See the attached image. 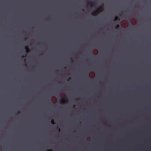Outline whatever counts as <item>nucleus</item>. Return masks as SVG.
Returning a JSON list of instances; mask_svg holds the SVG:
<instances>
[{"label": "nucleus", "instance_id": "0eeeda50", "mask_svg": "<svg viewBox=\"0 0 151 151\" xmlns=\"http://www.w3.org/2000/svg\"><path fill=\"white\" fill-rule=\"evenodd\" d=\"M51 123L52 124H54V123H55L54 122L53 120H51Z\"/></svg>", "mask_w": 151, "mask_h": 151}, {"label": "nucleus", "instance_id": "423d86ee", "mask_svg": "<svg viewBox=\"0 0 151 151\" xmlns=\"http://www.w3.org/2000/svg\"><path fill=\"white\" fill-rule=\"evenodd\" d=\"M119 27V25H117L115 26V28L117 29Z\"/></svg>", "mask_w": 151, "mask_h": 151}, {"label": "nucleus", "instance_id": "9b49d317", "mask_svg": "<svg viewBox=\"0 0 151 151\" xmlns=\"http://www.w3.org/2000/svg\"><path fill=\"white\" fill-rule=\"evenodd\" d=\"M86 140L87 141H88V140L87 139V138L86 139Z\"/></svg>", "mask_w": 151, "mask_h": 151}, {"label": "nucleus", "instance_id": "ddd939ff", "mask_svg": "<svg viewBox=\"0 0 151 151\" xmlns=\"http://www.w3.org/2000/svg\"><path fill=\"white\" fill-rule=\"evenodd\" d=\"M114 20L115 21V20H116V19L115 18V19H114Z\"/></svg>", "mask_w": 151, "mask_h": 151}, {"label": "nucleus", "instance_id": "f8f14e48", "mask_svg": "<svg viewBox=\"0 0 151 151\" xmlns=\"http://www.w3.org/2000/svg\"><path fill=\"white\" fill-rule=\"evenodd\" d=\"M70 78H68L67 79V80H68Z\"/></svg>", "mask_w": 151, "mask_h": 151}, {"label": "nucleus", "instance_id": "1a4fd4ad", "mask_svg": "<svg viewBox=\"0 0 151 151\" xmlns=\"http://www.w3.org/2000/svg\"><path fill=\"white\" fill-rule=\"evenodd\" d=\"M91 53H92V54L93 55H94L95 54H94V53H93V50H92V52H91Z\"/></svg>", "mask_w": 151, "mask_h": 151}, {"label": "nucleus", "instance_id": "f257e3e1", "mask_svg": "<svg viewBox=\"0 0 151 151\" xmlns=\"http://www.w3.org/2000/svg\"><path fill=\"white\" fill-rule=\"evenodd\" d=\"M63 89L60 90L58 91V92L56 94V95L58 97H60L61 100L60 101V102L61 104H63L65 103H68V100L67 98L66 97L62 98L60 96V94L63 93Z\"/></svg>", "mask_w": 151, "mask_h": 151}, {"label": "nucleus", "instance_id": "6e6552de", "mask_svg": "<svg viewBox=\"0 0 151 151\" xmlns=\"http://www.w3.org/2000/svg\"><path fill=\"white\" fill-rule=\"evenodd\" d=\"M25 49L26 50V51H27L28 50V48L27 47H25Z\"/></svg>", "mask_w": 151, "mask_h": 151}, {"label": "nucleus", "instance_id": "20e7f679", "mask_svg": "<svg viewBox=\"0 0 151 151\" xmlns=\"http://www.w3.org/2000/svg\"><path fill=\"white\" fill-rule=\"evenodd\" d=\"M90 72H89L86 73L87 76L89 78H91L90 75Z\"/></svg>", "mask_w": 151, "mask_h": 151}, {"label": "nucleus", "instance_id": "39448f33", "mask_svg": "<svg viewBox=\"0 0 151 151\" xmlns=\"http://www.w3.org/2000/svg\"><path fill=\"white\" fill-rule=\"evenodd\" d=\"M50 101L51 103H52V104L54 103V102L52 100V97L50 98Z\"/></svg>", "mask_w": 151, "mask_h": 151}, {"label": "nucleus", "instance_id": "4468645a", "mask_svg": "<svg viewBox=\"0 0 151 151\" xmlns=\"http://www.w3.org/2000/svg\"><path fill=\"white\" fill-rule=\"evenodd\" d=\"M86 60H87L88 59H86Z\"/></svg>", "mask_w": 151, "mask_h": 151}, {"label": "nucleus", "instance_id": "7ed1b4c3", "mask_svg": "<svg viewBox=\"0 0 151 151\" xmlns=\"http://www.w3.org/2000/svg\"><path fill=\"white\" fill-rule=\"evenodd\" d=\"M102 10V9L101 6H99L98 8L96 9L95 10V11L98 13H99V12L101 11Z\"/></svg>", "mask_w": 151, "mask_h": 151}, {"label": "nucleus", "instance_id": "f03ea898", "mask_svg": "<svg viewBox=\"0 0 151 151\" xmlns=\"http://www.w3.org/2000/svg\"><path fill=\"white\" fill-rule=\"evenodd\" d=\"M87 4L91 6H95L96 4V2L94 1L91 2L89 1H87Z\"/></svg>", "mask_w": 151, "mask_h": 151}, {"label": "nucleus", "instance_id": "9d476101", "mask_svg": "<svg viewBox=\"0 0 151 151\" xmlns=\"http://www.w3.org/2000/svg\"><path fill=\"white\" fill-rule=\"evenodd\" d=\"M26 56V54H25L24 56H22V57H24V56Z\"/></svg>", "mask_w": 151, "mask_h": 151}]
</instances>
